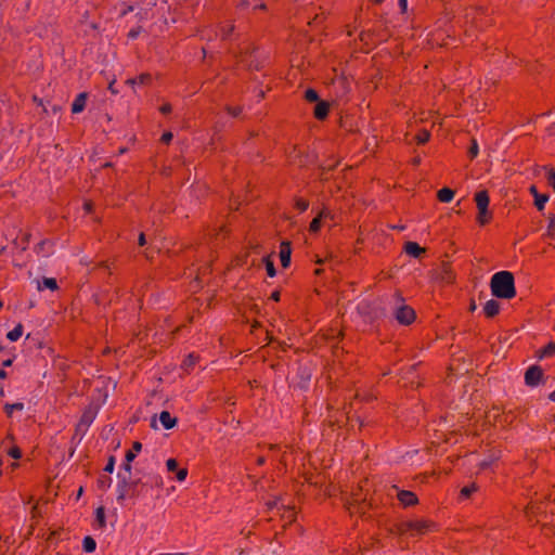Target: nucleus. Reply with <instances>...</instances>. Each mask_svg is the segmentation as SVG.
<instances>
[{
    "label": "nucleus",
    "mask_w": 555,
    "mask_h": 555,
    "mask_svg": "<svg viewBox=\"0 0 555 555\" xmlns=\"http://www.w3.org/2000/svg\"><path fill=\"white\" fill-rule=\"evenodd\" d=\"M490 288L493 296L512 299L516 296L515 279L509 271H499L491 276Z\"/></svg>",
    "instance_id": "1"
},
{
    "label": "nucleus",
    "mask_w": 555,
    "mask_h": 555,
    "mask_svg": "<svg viewBox=\"0 0 555 555\" xmlns=\"http://www.w3.org/2000/svg\"><path fill=\"white\" fill-rule=\"evenodd\" d=\"M475 202L478 209L477 222L480 225L489 223L492 219V214L488 209L490 203L488 192L485 190L477 192L475 194Z\"/></svg>",
    "instance_id": "2"
},
{
    "label": "nucleus",
    "mask_w": 555,
    "mask_h": 555,
    "mask_svg": "<svg viewBox=\"0 0 555 555\" xmlns=\"http://www.w3.org/2000/svg\"><path fill=\"white\" fill-rule=\"evenodd\" d=\"M435 527V524L429 520L424 519H417V520H409L405 522H402L400 525V532L405 533L409 531H415L418 534H424L426 532H429Z\"/></svg>",
    "instance_id": "3"
},
{
    "label": "nucleus",
    "mask_w": 555,
    "mask_h": 555,
    "mask_svg": "<svg viewBox=\"0 0 555 555\" xmlns=\"http://www.w3.org/2000/svg\"><path fill=\"white\" fill-rule=\"evenodd\" d=\"M396 320L402 325H410L415 320V311L406 305H400L395 310Z\"/></svg>",
    "instance_id": "4"
},
{
    "label": "nucleus",
    "mask_w": 555,
    "mask_h": 555,
    "mask_svg": "<svg viewBox=\"0 0 555 555\" xmlns=\"http://www.w3.org/2000/svg\"><path fill=\"white\" fill-rule=\"evenodd\" d=\"M543 378V371L538 365L530 366L525 373V383L527 386L535 387Z\"/></svg>",
    "instance_id": "5"
},
{
    "label": "nucleus",
    "mask_w": 555,
    "mask_h": 555,
    "mask_svg": "<svg viewBox=\"0 0 555 555\" xmlns=\"http://www.w3.org/2000/svg\"><path fill=\"white\" fill-rule=\"evenodd\" d=\"M118 483H117V502L121 504L129 496V490H130V480L128 476H122L121 474H118Z\"/></svg>",
    "instance_id": "6"
},
{
    "label": "nucleus",
    "mask_w": 555,
    "mask_h": 555,
    "mask_svg": "<svg viewBox=\"0 0 555 555\" xmlns=\"http://www.w3.org/2000/svg\"><path fill=\"white\" fill-rule=\"evenodd\" d=\"M280 260L283 268H287L291 264L292 245L288 241H283L280 244Z\"/></svg>",
    "instance_id": "7"
},
{
    "label": "nucleus",
    "mask_w": 555,
    "mask_h": 555,
    "mask_svg": "<svg viewBox=\"0 0 555 555\" xmlns=\"http://www.w3.org/2000/svg\"><path fill=\"white\" fill-rule=\"evenodd\" d=\"M145 480H142V489L147 488H162L164 485L163 477L158 474H149L144 477Z\"/></svg>",
    "instance_id": "8"
},
{
    "label": "nucleus",
    "mask_w": 555,
    "mask_h": 555,
    "mask_svg": "<svg viewBox=\"0 0 555 555\" xmlns=\"http://www.w3.org/2000/svg\"><path fill=\"white\" fill-rule=\"evenodd\" d=\"M397 496L403 506H413L418 502L416 494L412 491L401 490Z\"/></svg>",
    "instance_id": "9"
},
{
    "label": "nucleus",
    "mask_w": 555,
    "mask_h": 555,
    "mask_svg": "<svg viewBox=\"0 0 555 555\" xmlns=\"http://www.w3.org/2000/svg\"><path fill=\"white\" fill-rule=\"evenodd\" d=\"M501 305L495 299L488 300L483 306V313L487 318H494L500 312Z\"/></svg>",
    "instance_id": "10"
},
{
    "label": "nucleus",
    "mask_w": 555,
    "mask_h": 555,
    "mask_svg": "<svg viewBox=\"0 0 555 555\" xmlns=\"http://www.w3.org/2000/svg\"><path fill=\"white\" fill-rule=\"evenodd\" d=\"M86 103H87V93H85V92L79 93L75 98V100L72 104V113L73 114L81 113L86 107Z\"/></svg>",
    "instance_id": "11"
},
{
    "label": "nucleus",
    "mask_w": 555,
    "mask_h": 555,
    "mask_svg": "<svg viewBox=\"0 0 555 555\" xmlns=\"http://www.w3.org/2000/svg\"><path fill=\"white\" fill-rule=\"evenodd\" d=\"M35 250L38 255L48 257L53 253V243L49 240H43L37 244Z\"/></svg>",
    "instance_id": "12"
},
{
    "label": "nucleus",
    "mask_w": 555,
    "mask_h": 555,
    "mask_svg": "<svg viewBox=\"0 0 555 555\" xmlns=\"http://www.w3.org/2000/svg\"><path fill=\"white\" fill-rule=\"evenodd\" d=\"M404 251L411 257L418 258L425 253V248L421 247L415 242H406L404 245Z\"/></svg>",
    "instance_id": "13"
},
{
    "label": "nucleus",
    "mask_w": 555,
    "mask_h": 555,
    "mask_svg": "<svg viewBox=\"0 0 555 555\" xmlns=\"http://www.w3.org/2000/svg\"><path fill=\"white\" fill-rule=\"evenodd\" d=\"M159 422L165 429H171L177 424V417L171 416L168 411H163L159 414Z\"/></svg>",
    "instance_id": "14"
},
{
    "label": "nucleus",
    "mask_w": 555,
    "mask_h": 555,
    "mask_svg": "<svg viewBox=\"0 0 555 555\" xmlns=\"http://www.w3.org/2000/svg\"><path fill=\"white\" fill-rule=\"evenodd\" d=\"M142 479L130 481V490L128 498H139L145 494V489H142Z\"/></svg>",
    "instance_id": "15"
},
{
    "label": "nucleus",
    "mask_w": 555,
    "mask_h": 555,
    "mask_svg": "<svg viewBox=\"0 0 555 555\" xmlns=\"http://www.w3.org/2000/svg\"><path fill=\"white\" fill-rule=\"evenodd\" d=\"M288 157L293 164H296L299 167H304L308 163V159H307L308 157L302 156L301 152L299 150H297L296 147L293 149V151L289 153Z\"/></svg>",
    "instance_id": "16"
},
{
    "label": "nucleus",
    "mask_w": 555,
    "mask_h": 555,
    "mask_svg": "<svg viewBox=\"0 0 555 555\" xmlns=\"http://www.w3.org/2000/svg\"><path fill=\"white\" fill-rule=\"evenodd\" d=\"M328 112H330L328 103L321 101L314 107V117L317 119L322 120L327 117Z\"/></svg>",
    "instance_id": "17"
},
{
    "label": "nucleus",
    "mask_w": 555,
    "mask_h": 555,
    "mask_svg": "<svg viewBox=\"0 0 555 555\" xmlns=\"http://www.w3.org/2000/svg\"><path fill=\"white\" fill-rule=\"evenodd\" d=\"M281 518L285 520L287 524H292L296 519V511L292 506H286L284 504L281 505Z\"/></svg>",
    "instance_id": "18"
},
{
    "label": "nucleus",
    "mask_w": 555,
    "mask_h": 555,
    "mask_svg": "<svg viewBox=\"0 0 555 555\" xmlns=\"http://www.w3.org/2000/svg\"><path fill=\"white\" fill-rule=\"evenodd\" d=\"M330 215V211L327 209H322V211L319 214L318 217H315L311 222H310V225H309V230L310 232L312 233H315L320 230L321 228V220L323 218H326L327 216Z\"/></svg>",
    "instance_id": "19"
},
{
    "label": "nucleus",
    "mask_w": 555,
    "mask_h": 555,
    "mask_svg": "<svg viewBox=\"0 0 555 555\" xmlns=\"http://www.w3.org/2000/svg\"><path fill=\"white\" fill-rule=\"evenodd\" d=\"M437 197L441 203H450L454 197V191L449 188H442L438 191Z\"/></svg>",
    "instance_id": "20"
},
{
    "label": "nucleus",
    "mask_w": 555,
    "mask_h": 555,
    "mask_svg": "<svg viewBox=\"0 0 555 555\" xmlns=\"http://www.w3.org/2000/svg\"><path fill=\"white\" fill-rule=\"evenodd\" d=\"M96 485L101 491H106L112 485V478L107 473H103L99 476Z\"/></svg>",
    "instance_id": "21"
},
{
    "label": "nucleus",
    "mask_w": 555,
    "mask_h": 555,
    "mask_svg": "<svg viewBox=\"0 0 555 555\" xmlns=\"http://www.w3.org/2000/svg\"><path fill=\"white\" fill-rule=\"evenodd\" d=\"M141 450H142V443L139 441H134L132 444V448L130 450H128L126 453V460L128 462H132Z\"/></svg>",
    "instance_id": "22"
},
{
    "label": "nucleus",
    "mask_w": 555,
    "mask_h": 555,
    "mask_svg": "<svg viewBox=\"0 0 555 555\" xmlns=\"http://www.w3.org/2000/svg\"><path fill=\"white\" fill-rule=\"evenodd\" d=\"M23 335V325L20 323L7 334L10 341H17Z\"/></svg>",
    "instance_id": "23"
},
{
    "label": "nucleus",
    "mask_w": 555,
    "mask_h": 555,
    "mask_svg": "<svg viewBox=\"0 0 555 555\" xmlns=\"http://www.w3.org/2000/svg\"><path fill=\"white\" fill-rule=\"evenodd\" d=\"M82 548L86 553L94 552L96 548L95 540L90 535L85 537L82 540Z\"/></svg>",
    "instance_id": "24"
},
{
    "label": "nucleus",
    "mask_w": 555,
    "mask_h": 555,
    "mask_svg": "<svg viewBox=\"0 0 555 555\" xmlns=\"http://www.w3.org/2000/svg\"><path fill=\"white\" fill-rule=\"evenodd\" d=\"M49 288L51 291L57 289L56 280L53 278H43L42 282L38 284V289Z\"/></svg>",
    "instance_id": "25"
},
{
    "label": "nucleus",
    "mask_w": 555,
    "mask_h": 555,
    "mask_svg": "<svg viewBox=\"0 0 555 555\" xmlns=\"http://www.w3.org/2000/svg\"><path fill=\"white\" fill-rule=\"evenodd\" d=\"M95 521L99 526V528H104L105 525H106V519H105V509L103 506H99L96 509H95Z\"/></svg>",
    "instance_id": "26"
},
{
    "label": "nucleus",
    "mask_w": 555,
    "mask_h": 555,
    "mask_svg": "<svg viewBox=\"0 0 555 555\" xmlns=\"http://www.w3.org/2000/svg\"><path fill=\"white\" fill-rule=\"evenodd\" d=\"M555 354V343L547 344L543 349L539 352V358H551Z\"/></svg>",
    "instance_id": "27"
},
{
    "label": "nucleus",
    "mask_w": 555,
    "mask_h": 555,
    "mask_svg": "<svg viewBox=\"0 0 555 555\" xmlns=\"http://www.w3.org/2000/svg\"><path fill=\"white\" fill-rule=\"evenodd\" d=\"M152 80V76L150 74H141L134 79H129L128 82L132 85H147Z\"/></svg>",
    "instance_id": "28"
},
{
    "label": "nucleus",
    "mask_w": 555,
    "mask_h": 555,
    "mask_svg": "<svg viewBox=\"0 0 555 555\" xmlns=\"http://www.w3.org/2000/svg\"><path fill=\"white\" fill-rule=\"evenodd\" d=\"M548 201L547 194H535L534 205L538 210H543Z\"/></svg>",
    "instance_id": "29"
},
{
    "label": "nucleus",
    "mask_w": 555,
    "mask_h": 555,
    "mask_svg": "<svg viewBox=\"0 0 555 555\" xmlns=\"http://www.w3.org/2000/svg\"><path fill=\"white\" fill-rule=\"evenodd\" d=\"M257 50L254 49L249 56L242 57V62L245 63L249 68L259 69L260 64L253 59V54H255Z\"/></svg>",
    "instance_id": "30"
},
{
    "label": "nucleus",
    "mask_w": 555,
    "mask_h": 555,
    "mask_svg": "<svg viewBox=\"0 0 555 555\" xmlns=\"http://www.w3.org/2000/svg\"><path fill=\"white\" fill-rule=\"evenodd\" d=\"M23 409H24V404L22 402L7 403L4 405V411L8 414V416H11L13 411H22Z\"/></svg>",
    "instance_id": "31"
},
{
    "label": "nucleus",
    "mask_w": 555,
    "mask_h": 555,
    "mask_svg": "<svg viewBox=\"0 0 555 555\" xmlns=\"http://www.w3.org/2000/svg\"><path fill=\"white\" fill-rule=\"evenodd\" d=\"M197 361V357L194 356V354H189L184 360H183V363H182V367L185 370V371H189L190 369H192L195 363Z\"/></svg>",
    "instance_id": "32"
},
{
    "label": "nucleus",
    "mask_w": 555,
    "mask_h": 555,
    "mask_svg": "<svg viewBox=\"0 0 555 555\" xmlns=\"http://www.w3.org/2000/svg\"><path fill=\"white\" fill-rule=\"evenodd\" d=\"M263 260H264L266 270H267L268 275L270 278L275 276L276 270H275L273 261L270 259V257H266Z\"/></svg>",
    "instance_id": "33"
},
{
    "label": "nucleus",
    "mask_w": 555,
    "mask_h": 555,
    "mask_svg": "<svg viewBox=\"0 0 555 555\" xmlns=\"http://www.w3.org/2000/svg\"><path fill=\"white\" fill-rule=\"evenodd\" d=\"M477 487L473 483L470 486L463 487L461 490V498L468 499L474 492H476Z\"/></svg>",
    "instance_id": "34"
},
{
    "label": "nucleus",
    "mask_w": 555,
    "mask_h": 555,
    "mask_svg": "<svg viewBox=\"0 0 555 555\" xmlns=\"http://www.w3.org/2000/svg\"><path fill=\"white\" fill-rule=\"evenodd\" d=\"M430 138V133L427 130H422L416 134V141L418 144L426 143Z\"/></svg>",
    "instance_id": "35"
},
{
    "label": "nucleus",
    "mask_w": 555,
    "mask_h": 555,
    "mask_svg": "<svg viewBox=\"0 0 555 555\" xmlns=\"http://www.w3.org/2000/svg\"><path fill=\"white\" fill-rule=\"evenodd\" d=\"M305 99L308 102H317L319 100L318 92L314 89H308L305 92Z\"/></svg>",
    "instance_id": "36"
},
{
    "label": "nucleus",
    "mask_w": 555,
    "mask_h": 555,
    "mask_svg": "<svg viewBox=\"0 0 555 555\" xmlns=\"http://www.w3.org/2000/svg\"><path fill=\"white\" fill-rule=\"evenodd\" d=\"M295 207L300 211V212H304L308 209L309 207V203L308 201L304 199V198H297L295 201Z\"/></svg>",
    "instance_id": "37"
},
{
    "label": "nucleus",
    "mask_w": 555,
    "mask_h": 555,
    "mask_svg": "<svg viewBox=\"0 0 555 555\" xmlns=\"http://www.w3.org/2000/svg\"><path fill=\"white\" fill-rule=\"evenodd\" d=\"M114 468H115V456L111 455L108 457L107 463L103 470H104V473L112 474L114 472Z\"/></svg>",
    "instance_id": "38"
},
{
    "label": "nucleus",
    "mask_w": 555,
    "mask_h": 555,
    "mask_svg": "<svg viewBox=\"0 0 555 555\" xmlns=\"http://www.w3.org/2000/svg\"><path fill=\"white\" fill-rule=\"evenodd\" d=\"M166 467L168 472H177L178 470V462L176 459H168L166 462Z\"/></svg>",
    "instance_id": "39"
},
{
    "label": "nucleus",
    "mask_w": 555,
    "mask_h": 555,
    "mask_svg": "<svg viewBox=\"0 0 555 555\" xmlns=\"http://www.w3.org/2000/svg\"><path fill=\"white\" fill-rule=\"evenodd\" d=\"M547 235L555 237V217H551L547 227Z\"/></svg>",
    "instance_id": "40"
},
{
    "label": "nucleus",
    "mask_w": 555,
    "mask_h": 555,
    "mask_svg": "<svg viewBox=\"0 0 555 555\" xmlns=\"http://www.w3.org/2000/svg\"><path fill=\"white\" fill-rule=\"evenodd\" d=\"M479 149L476 140H473L472 146L469 147L468 154L470 158H475L478 155Z\"/></svg>",
    "instance_id": "41"
},
{
    "label": "nucleus",
    "mask_w": 555,
    "mask_h": 555,
    "mask_svg": "<svg viewBox=\"0 0 555 555\" xmlns=\"http://www.w3.org/2000/svg\"><path fill=\"white\" fill-rule=\"evenodd\" d=\"M9 455L12 459L18 460V459L22 457V451L17 447H14V448L9 450Z\"/></svg>",
    "instance_id": "42"
},
{
    "label": "nucleus",
    "mask_w": 555,
    "mask_h": 555,
    "mask_svg": "<svg viewBox=\"0 0 555 555\" xmlns=\"http://www.w3.org/2000/svg\"><path fill=\"white\" fill-rule=\"evenodd\" d=\"M141 30H142L141 27H135V28L130 29L128 33V38L137 39L139 37V35L141 34Z\"/></svg>",
    "instance_id": "43"
},
{
    "label": "nucleus",
    "mask_w": 555,
    "mask_h": 555,
    "mask_svg": "<svg viewBox=\"0 0 555 555\" xmlns=\"http://www.w3.org/2000/svg\"><path fill=\"white\" fill-rule=\"evenodd\" d=\"M188 476V469L186 468H180L177 470V480L178 481H184Z\"/></svg>",
    "instance_id": "44"
},
{
    "label": "nucleus",
    "mask_w": 555,
    "mask_h": 555,
    "mask_svg": "<svg viewBox=\"0 0 555 555\" xmlns=\"http://www.w3.org/2000/svg\"><path fill=\"white\" fill-rule=\"evenodd\" d=\"M267 506H268L269 511L278 509V512H281V506L279 504V500L269 501L267 503Z\"/></svg>",
    "instance_id": "45"
},
{
    "label": "nucleus",
    "mask_w": 555,
    "mask_h": 555,
    "mask_svg": "<svg viewBox=\"0 0 555 555\" xmlns=\"http://www.w3.org/2000/svg\"><path fill=\"white\" fill-rule=\"evenodd\" d=\"M227 111H228V113H229L231 116H233V117H237V116L241 114L242 108H241V107H238V106H237V107L228 106V107H227Z\"/></svg>",
    "instance_id": "46"
},
{
    "label": "nucleus",
    "mask_w": 555,
    "mask_h": 555,
    "mask_svg": "<svg viewBox=\"0 0 555 555\" xmlns=\"http://www.w3.org/2000/svg\"><path fill=\"white\" fill-rule=\"evenodd\" d=\"M547 180H548L550 185L555 191V170L554 169H550Z\"/></svg>",
    "instance_id": "47"
},
{
    "label": "nucleus",
    "mask_w": 555,
    "mask_h": 555,
    "mask_svg": "<svg viewBox=\"0 0 555 555\" xmlns=\"http://www.w3.org/2000/svg\"><path fill=\"white\" fill-rule=\"evenodd\" d=\"M233 26H230L228 28H222L221 30V37L223 40L230 38L231 33L233 31Z\"/></svg>",
    "instance_id": "48"
},
{
    "label": "nucleus",
    "mask_w": 555,
    "mask_h": 555,
    "mask_svg": "<svg viewBox=\"0 0 555 555\" xmlns=\"http://www.w3.org/2000/svg\"><path fill=\"white\" fill-rule=\"evenodd\" d=\"M172 140V133L171 132H165L163 133L160 141L165 144H168Z\"/></svg>",
    "instance_id": "49"
},
{
    "label": "nucleus",
    "mask_w": 555,
    "mask_h": 555,
    "mask_svg": "<svg viewBox=\"0 0 555 555\" xmlns=\"http://www.w3.org/2000/svg\"><path fill=\"white\" fill-rule=\"evenodd\" d=\"M159 111L163 114H169L172 111V107L169 103H165L164 105L160 106Z\"/></svg>",
    "instance_id": "50"
},
{
    "label": "nucleus",
    "mask_w": 555,
    "mask_h": 555,
    "mask_svg": "<svg viewBox=\"0 0 555 555\" xmlns=\"http://www.w3.org/2000/svg\"><path fill=\"white\" fill-rule=\"evenodd\" d=\"M121 467L127 473V476L129 477V475L131 474V469H132L131 462H128L126 460V462L122 464Z\"/></svg>",
    "instance_id": "51"
},
{
    "label": "nucleus",
    "mask_w": 555,
    "mask_h": 555,
    "mask_svg": "<svg viewBox=\"0 0 555 555\" xmlns=\"http://www.w3.org/2000/svg\"><path fill=\"white\" fill-rule=\"evenodd\" d=\"M399 8L401 13H405L408 10V0H398Z\"/></svg>",
    "instance_id": "52"
},
{
    "label": "nucleus",
    "mask_w": 555,
    "mask_h": 555,
    "mask_svg": "<svg viewBox=\"0 0 555 555\" xmlns=\"http://www.w3.org/2000/svg\"><path fill=\"white\" fill-rule=\"evenodd\" d=\"M249 4L250 3L248 0H241V2L238 3L237 7L243 10V9H247L249 7Z\"/></svg>",
    "instance_id": "53"
},
{
    "label": "nucleus",
    "mask_w": 555,
    "mask_h": 555,
    "mask_svg": "<svg viewBox=\"0 0 555 555\" xmlns=\"http://www.w3.org/2000/svg\"><path fill=\"white\" fill-rule=\"evenodd\" d=\"M92 422V418L85 414L82 417H81V423L86 424V425H89L90 423Z\"/></svg>",
    "instance_id": "54"
},
{
    "label": "nucleus",
    "mask_w": 555,
    "mask_h": 555,
    "mask_svg": "<svg viewBox=\"0 0 555 555\" xmlns=\"http://www.w3.org/2000/svg\"><path fill=\"white\" fill-rule=\"evenodd\" d=\"M280 292L279 291H275L271 294V299L274 300V301H279L280 300Z\"/></svg>",
    "instance_id": "55"
},
{
    "label": "nucleus",
    "mask_w": 555,
    "mask_h": 555,
    "mask_svg": "<svg viewBox=\"0 0 555 555\" xmlns=\"http://www.w3.org/2000/svg\"><path fill=\"white\" fill-rule=\"evenodd\" d=\"M145 243H146L145 235H144V233H141V234L139 235V245H140V246H144V245H145Z\"/></svg>",
    "instance_id": "56"
},
{
    "label": "nucleus",
    "mask_w": 555,
    "mask_h": 555,
    "mask_svg": "<svg viewBox=\"0 0 555 555\" xmlns=\"http://www.w3.org/2000/svg\"><path fill=\"white\" fill-rule=\"evenodd\" d=\"M12 362H13V360H12V359H8V360H4V361L2 362V365H3V366H10V365L12 364Z\"/></svg>",
    "instance_id": "57"
},
{
    "label": "nucleus",
    "mask_w": 555,
    "mask_h": 555,
    "mask_svg": "<svg viewBox=\"0 0 555 555\" xmlns=\"http://www.w3.org/2000/svg\"><path fill=\"white\" fill-rule=\"evenodd\" d=\"M530 192H531V194H532L534 197H535V194H539V193H538V190H537V188H535L534 185H532V186L530 188Z\"/></svg>",
    "instance_id": "58"
},
{
    "label": "nucleus",
    "mask_w": 555,
    "mask_h": 555,
    "mask_svg": "<svg viewBox=\"0 0 555 555\" xmlns=\"http://www.w3.org/2000/svg\"><path fill=\"white\" fill-rule=\"evenodd\" d=\"M548 399L553 402H555V390L552 391L550 395H548Z\"/></svg>",
    "instance_id": "59"
},
{
    "label": "nucleus",
    "mask_w": 555,
    "mask_h": 555,
    "mask_svg": "<svg viewBox=\"0 0 555 555\" xmlns=\"http://www.w3.org/2000/svg\"><path fill=\"white\" fill-rule=\"evenodd\" d=\"M7 377V372L2 369H0V378H5Z\"/></svg>",
    "instance_id": "60"
},
{
    "label": "nucleus",
    "mask_w": 555,
    "mask_h": 555,
    "mask_svg": "<svg viewBox=\"0 0 555 555\" xmlns=\"http://www.w3.org/2000/svg\"><path fill=\"white\" fill-rule=\"evenodd\" d=\"M261 9V10H264L266 9V4L264 3H261L260 5H256L255 9Z\"/></svg>",
    "instance_id": "61"
},
{
    "label": "nucleus",
    "mask_w": 555,
    "mask_h": 555,
    "mask_svg": "<svg viewBox=\"0 0 555 555\" xmlns=\"http://www.w3.org/2000/svg\"><path fill=\"white\" fill-rule=\"evenodd\" d=\"M263 463H264V459L263 457L258 459V464L259 465H262Z\"/></svg>",
    "instance_id": "62"
},
{
    "label": "nucleus",
    "mask_w": 555,
    "mask_h": 555,
    "mask_svg": "<svg viewBox=\"0 0 555 555\" xmlns=\"http://www.w3.org/2000/svg\"><path fill=\"white\" fill-rule=\"evenodd\" d=\"M475 309H476V305H475V302H472V305H470V311H474Z\"/></svg>",
    "instance_id": "63"
},
{
    "label": "nucleus",
    "mask_w": 555,
    "mask_h": 555,
    "mask_svg": "<svg viewBox=\"0 0 555 555\" xmlns=\"http://www.w3.org/2000/svg\"><path fill=\"white\" fill-rule=\"evenodd\" d=\"M151 426L155 427V420H153V422L151 423Z\"/></svg>",
    "instance_id": "64"
}]
</instances>
